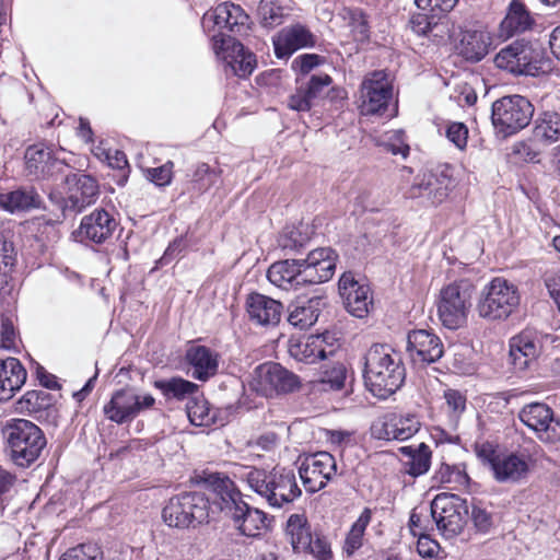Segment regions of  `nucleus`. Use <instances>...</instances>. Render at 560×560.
I'll return each instance as SVG.
<instances>
[{
  "mask_svg": "<svg viewBox=\"0 0 560 560\" xmlns=\"http://www.w3.org/2000/svg\"><path fill=\"white\" fill-rule=\"evenodd\" d=\"M210 476H224L220 472L203 471L198 476V482L207 491L183 492L172 497L162 510L163 522L172 528H196L202 524L215 521L221 514L220 495L209 483Z\"/></svg>",
  "mask_w": 560,
  "mask_h": 560,
  "instance_id": "nucleus-1",
  "label": "nucleus"
},
{
  "mask_svg": "<svg viewBox=\"0 0 560 560\" xmlns=\"http://www.w3.org/2000/svg\"><path fill=\"white\" fill-rule=\"evenodd\" d=\"M364 359V383L375 397L386 399L401 387L405 366L400 354L389 346L373 345Z\"/></svg>",
  "mask_w": 560,
  "mask_h": 560,
  "instance_id": "nucleus-2",
  "label": "nucleus"
},
{
  "mask_svg": "<svg viewBox=\"0 0 560 560\" xmlns=\"http://www.w3.org/2000/svg\"><path fill=\"white\" fill-rule=\"evenodd\" d=\"M209 483L213 487L219 501L221 513L230 517L240 533L247 537H258L267 528L266 514L250 508L242 499V493L228 476H210Z\"/></svg>",
  "mask_w": 560,
  "mask_h": 560,
  "instance_id": "nucleus-3",
  "label": "nucleus"
},
{
  "mask_svg": "<svg viewBox=\"0 0 560 560\" xmlns=\"http://www.w3.org/2000/svg\"><path fill=\"white\" fill-rule=\"evenodd\" d=\"M242 477L248 487L272 508H281L301 495V489L292 469L278 466L270 471L249 468Z\"/></svg>",
  "mask_w": 560,
  "mask_h": 560,
  "instance_id": "nucleus-4",
  "label": "nucleus"
},
{
  "mask_svg": "<svg viewBox=\"0 0 560 560\" xmlns=\"http://www.w3.org/2000/svg\"><path fill=\"white\" fill-rule=\"evenodd\" d=\"M10 459L19 467L34 464L46 446V438L35 423L25 419H12L2 429Z\"/></svg>",
  "mask_w": 560,
  "mask_h": 560,
  "instance_id": "nucleus-5",
  "label": "nucleus"
},
{
  "mask_svg": "<svg viewBox=\"0 0 560 560\" xmlns=\"http://www.w3.org/2000/svg\"><path fill=\"white\" fill-rule=\"evenodd\" d=\"M475 292L476 285L470 279L455 280L440 290L436 306L444 327L458 329L465 325Z\"/></svg>",
  "mask_w": 560,
  "mask_h": 560,
  "instance_id": "nucleus-6",
  "label": "nucleus"
},
{
  "mask_svg": "<svg viewBox=\"0 0 560 560\" xmlns=\"http://www.w3.org/2000/svg\"><path fill=\"white\" fill-rule=\"evenodd\" d=\"M497 66L520 75L539 77L551 71V60L528 45L525 37L502 48L495 57Z\"/></svg>",
  "mask_w": 560,
  "mask_h": 560,
  "instance_id": "nucleus-7",
  "label": "nucleus"
},
{
  "mask_svg": "<svg viewBox=\"0 0 560 560\" xmlns=\"http://www.w3.org/2000/svg\"><path fill=\"white\" fill-rule=\"evenodd\" d=\"M520 304L515 284L502 277L493 278L480 292L476 311L487 320L506 319Z\"/></svg>",
  "mask_w": 560,
  "mask_h": 560,
  "instance_id": "nucleus-8",
  "label": "nucleus"
},
{
  "mask_svg": "<svg viewBox=\"0 0 560 560\" xmlns=\"http://www.w3.org/2000/svg\"><path fill=\"white\" fill-rule=\"evenodd\" d=\"M249 389L257 395L272 398L298 390L299 376L276 362H266L256 366L248 382Z\"/></svg>",
  "mask_w": 560,
  "mask_h": 560,
  "instance_id": "nucleus-9",
  "label": "nucleus"
},
{
  "mask_svg": "<svg viewBox=\"0 0 560 560\" xmlns=\"http://www.w3.org/2000/svg\"><path fill=\"white\" fill-rule=\"evenodd\" d=\"M533 115L534 106L522 95L503 96L492 104V125L503 137L524 129L530 122Z\"/></svg>",
  "mask_w": 560,
  "mask_h": 560,
  "instance_id": "nucleus-10",
  "label": "nucleus"
},
{
  "mask_svg": "<svg viewBox=\"0 0 560 560\" xmlns=\"http://www.w3.org/2000/svg\"><path fill=\"white\" fill-rule=\"evenodd\" d=\"M201 25L205 32L212 35H248L254 22L241 5L225 1L208 10Z\"/></svg>",
  "mask_w": 560,
  "mask_h": 560,
  "instance_id": "nucleus-11",
  "label": "nucleus"
},
{
  "mask_svg": "<svg viewBox=\"0 0 560 560\" xmlns=\"http://www.w3.org/2000/svg\"><path fill=\"white\" fill-rule=\"evenodd\" d=\"M467 501L457 494L440 493L431 502V515L440 533L452 538L459 535L468 521Z\"/></svg>",
  "mask_w": 560,
  "mask_h": 560,
  "instance_id": "nucleus-12",
  "label": "nucleus"
},
{
  "mask_svg": "<svg viewBox=\"0 0 560 560\" xmlns=\"http://www.w3.org/2000/svg\"><path fill=\"white\" fill-rule=\"evenodd\" d=\"M518 419L536 438L546 444L560 443V419L555 417L553 410L545 402H530L522 407Z\"/></svg>",
  "mask_w": 560,
  "mask_h": 560,
  "instance_id": "nucleus-13",
  "label": "nucleus"
},
{
  "mask_svg": "<svg viewBox=\"0 0 560 560\" xmlns=\"http://www.w3.org/2000/svg\"><path fill=\"white\" fill-rule=\"evenodd\" d=\"M299 475L305 490L315 493L324 489L337 475L336 459L328 452L310 454L302 459Z\"/></svg>",
  "mask_w": 560,
  "mask_h": 560,
  "instance_id": "nucleus-14",
  "label": "nucleus"
},
{
  "mask_svg": "<svg viewBox=\"0 0 560 560\" xmlns=\"http://www.w3.org/2000/svg\"><path fill=\"white\" fill-rule=\"evenodd\" d=\"M155 399L152 395H138L132 388L115 392L104 406V413L110 421L125 423L135 419L142 410L153 407Z\"/></svg>",
  "mask_w": 560,
  "mask_h": 560,
  "instance_id": "nucleus-15",
  "label": "nucleus"
},
{
  "mask_svg": "<svg viewBox=\"0 0 560 560\" xmlns=\"http://www.w3.org/2000/svg\"><path fill=\"white\" fill-rule=\"evenodd\" d=\"M393 96V88L384 70L369 73L361 84V113L383 114Z\"/></svg>",
  "mask_w": 560,
  "mask_h": 560,
  "instance_id": "nucleus-16",
  "label": "nucleus"
},
{
  "mask_svg": "<svg viewBox=\"0 0 560 560\" xmlns=\"http://www.w3.org/2000/svg\"><path fill=\"white\" fill-rule=\"evenodd\" d=\"M337 349L338 345L329 332L291 337L288 342L289 354L296 361L307 364L332 357Z\"/></svg>",
  "mask_w": 560,
  "mask_h": 560,
  "instance_id": "nucleus-17",
  "label": "nucleus"
},
{
  "mask_svg": "<svg viewBox=\"0 0 560 560\" xmlns=\"http://www.w3.org/2000/svg\"><path fill=\"white\" fill-rule=\"evenodd\" d=\"M212 48L217 57L225 63L234 75L246 78L256 67V58L245 50L236 37H213Z\"/></svg>",
  "mask_w": 560,
  "mask_h": 560,
  "instance_id": "nucleus-18",
  "label": "nucleus"
},
{
  "mask_svg": "<svg viewBox=\"0 0 560 560\" xmlns=\"http://www.w3.org/2000/svg\"><path fill=\"white\" fill-rule=\"evenodd\" d=\"M420 428L419 419L411 413L387 415L372 424V435L378 440L405 441L413 436Z\"/></svg>",
  "mask_w": 560,
  "mask_h": 560,
  "instance_id": "nucleus-19",
  "label": "nucleus"
},
{
  "mask_svg": "<svg viewBox=\"0 0 560 560\" xmlns=\"http://www.w3.org/2000/svg\"><path fill=\"white\" fill-rule=\"evenodd\" d=\"M339 294L346 310L354 317L364 318L373 305L370 288L355 280L352 272H345L338 282Z\"/></svg>",
  "mask_w": 560,
  "mask_h": 560,
  "instance_id": "nucleus-20",
  "label": "nucleus"
},
{
  "mask_svg": "<svg viewBox=\"0 0 560 560\" xmlns=\"http://www.w3.org/2000/svg\"><path fill=\"white\" fill-rule=\"evenodd\" d=\"M337 254L330 247H320L300 259L302 276L307 284L323 283L331 279L336 270Z\"/></svg>",
  "mask_w": 560,
  "mask_h": 560,
  "instance_id": "nucleus-21",
  "label": "nucleus"
},
{
  "mask_svg": "<svg viewBox=\"0 0 560 560\" xmlns=\"http://www.w3.org/2000/svg\"><path fill=\"white\" fill-rule=\"evenodd\" d=\"M117 226L118 222L114 215L101 208L84 215L74 234L80 241H91L95 244H103L112 237Z\"/></svg>",
  "mask_w": 560,
  "mask_h": 560,
  "instance_id": "nucleus-22",
  "label": "nucleus"
},
{
  "mask_svg": "<svg viewBox=\"0 0 560 560\" xmlns=\"http://www.w3.org/2000/svg\"><path fill=\"white\" fill-rule=\"evenodd\" d=\"M407 351L413 363L430 364L442 358L444 348L436 335L425 329H418L408 334Z\"/></svg>",
  "mask_w": 560,
  "mask_h": 560,
  "instance_id": "nucleus-23",
  "label": "nucleus"
},
{
  "mask_svg": "<svg viewBox=\"0 0 560 560\" xmlns=\"http://www.w3.org/2000/svg\"><path fill=\"white\" fill-rule=\"evenodd\" d=\"M332 79L326 73L313 74L307 81L296 79V89L288 97L287 106L295 112H308Z\"/></svg>",
  "mask_w": 560,
  "mask_h": 560,
  "instance_id": "nucleus-24",
  "label": "nucleus"
},
{
  "mask_svg": "<svg viewBox=\"0 0 560 560\" xmlns=\"http://www.w3.org/2000/svg\"><path fill=\"white\" fill-rule=\"evenodd\" d=\"M27 175L49 177L57 173L63 174L69 166L52 156L51 150L43 143L30 145L24 154Z\"/></svg>",
  "mask_w": 560,
  "mask_h": 560,
  "instance_id": "nucleus-25",
  "label": "nucleus"
},
{
  "mask_svg": "<svg viewBox=\"0 0 560 560\" xmlns=\"http://www.w3.org/2000/svg\"><path fill=\"white\" fill-rule=\"evenodd\" d=\"M68 186V202L70 208L81 212L85 207L95 202L98 195V185L91 175L80 173L65 174Z\"/></svg>",
  "mask_w": 560,
  "mask_h": 560,
  "instance_id": "nucleus-26",
  "label": "nucleus"
},
{
  "mask_svg": "<svg viewBox=\"0 0 560 560\" xmlns=\"http://www.w3.org/2000/svg\"><path fill=\"white\" fill-rule=\"evenodd\" d=\"M450 187L451 179L446 175L428 173L418 176L406 194L409 198H425L438 205L447 197Z\"/></svg>",
  "mask_w": 560,
  "mask_h": 560,
  "instance_id": "nucleus-27",
  "label": "nucleus"
},
{
  "mask_svg": "<svg viewBox=\"0 0 560 560\" xmlns=\"http://www.w3.org/2000/svg\"><path fill=\"white\" fill-rule=\"evenodd\" d=\"M249 319L260 326H276L280 323L283 305L260 293H252L246 301Z\"/></svg>",
  "mask_w": 560,
  "mask_h": 560,
  "instance_id": "nucleus-28",
  "label": "nucleus"
},
{
  "mask_svg": "<svg viewBox=\"0 0 560 560\" xmlns=\"http://www.w3.org/2000/svg\"><path fill=\"white\" fill-rule=\"evenodd\" d=\"M268 280L283 290L298 289L307 284L302 276L300 259H285L272 264L267 271Z\"/></svg>",
  "mask_w": 560,
  "mask_h": 560,
  "instance_id": "nucleus-29",
  "label": "nucleus"
},
{
  "mask_svg": "<svg viewBox=\"0 0 560 560\" xmlns=\"http://www.w3.org/2000/svg\"><path fill=\"white\" fill-rule=\"evenodd\" d=\"M26 370L15 358L0 361V401L11 399L26 381Z\"/></svg>",
  "mask_w": 560,
  "mask_h": 560,
  "instance_id": "nucleus-30",
  "label": "nucleus"
},
{
  "mask_svg": "<svg viewBox=\"0 0 560 560\" xmlns=\"http://www.w3.org/2000/svg\"><path fill=\"white\" fill-rule=\"evenodd\" d=\"M186 360L192 368V377L207 381L214 376L219 368V355L205 346H192L186 352Z\"/></svg>",
  "mask_w": 560,
  "mask_h": 560,
  "instance_id": "nucleus-31",
  "label": "nucleus"
},
{
  "mask_svg": "<svg viewBox=\"0 0 560 560\" xmlns=\"http://www.w3.org/2000/svg\"><path fill=\"white\" fill-rule=\"evenodd\" d=\"M539 354V343L530 331H523L510 341V360L515 370H525Z\"/></svg>",
  "mask_w": 560,
  "mask_h": 560,
  "instance_id": "nucleus-32",
  "label": "nucleus"
},
{
  "mask_svg": "<svg viewBox=\"0 0 560 560\" xmlns=\"http://www.w3.org/2000/svg\"><path fill=\"white\" fill-rule=\"evenodd\" d=\"M458 0H433L431 14L428 12L415 13L410 16L409 27L415 35H427L439 26L442 15L450 12Z\"/></svg>",
  "mask_w": 560,
  "mask_h": 560,
  "instance_id": "nucleus-33",
  "label": "nucleus"
},
{
  "mask_svg": "<svg viewBox=\"0 0 560 560\" xmlns=\"http://www.w3.org/2000/svg\"><path fill=\"white\" fill-rule=\"evenodd\" d=\"M349 372L342 362H327L320 365L313 388L319 392H337L346 387Z\"/></svg>",
  "mask_w": 560,
  "mask_h": 560,
  "instance_id": "nucleus-34",
  "label": "nucleus"
},
{
  "mask_svg": "<svg viewBox=\"0 0 560 560\" xmlns=\"http://www.w3.org/2000/svg\"><path fill=\"white\" fill-rule=\"evenodd\" d=\"M533 18L525 5L516 0L511 1L505 18L500 23L499 35H516L532 31Z\"/></svg>",
  "mask_w": 560,
  "mask_h": 560,
  "instance_id": "nucleus-35",
  "label": "nucleus"
},
{
  "mask_svg": "<svg viewBox=\"0 0 560 560\" xmlns=\"http://www.w3.org/2000/svg\"><path fill=\"white\" fill-rule=\"evenodd\" d=\"M498 481H518L526 477L528 472V463L523 455L501 454L494 468L492 469Z\"/></svg>",
  "mask_w": 560,
  "mask_h": 560,
  "instance_id": "nucleus-36",
  "label": "nucleus"
},
{
  "mask_svg": "<svg viewBox=\"0 0 560 560\" xmlns=\"http://www.w3.org/2000/svg\"><path fill=\"white\" fill-rule=\"evenodd\" d=\"M322 299L316 296L306 301L296 302L289 307L288 322L299 329H307L318 318Z\"/></svg>",
  "mask_w": 560,
  "mask_h": 560,
  "instance_id": "nucleus-37",
  "label": "nucleus"
},
{
  "mask_svg": "<svg viewBox=\"0 0 560 560\" xmlns=\"http://www.w3.org/2000/svg\"><path fill=\"white\" fill-rule=\"evenodd\" d=\"M40 202V197L34 188H19L0 192V207L10 212L39 208Z\"/></svg>",
  "mask_w": 560,
  "mask_h": 560,
  "instance_id": "nucleus-38",
  "label": "nucleus"
},
{
  "mask_svg": "<svg viewBox=\"0 0 560 560\" xmlns=\"http://www.w3.org/2000/svg\"><path fill=\"white\" fill-rule=\"evenodd\" d=\"M285 533L295 552H304L310 548L313 535L304 516L292 514L287 522Z\"/></svg>",
  "mask_w": 560,
  "mask_h": 560,
  "instance_id": "nucleus-39",
  "label": "nucleus"
},
{
  "mask_svg": "<svg viewBox=\"0 0 560 560\" xmlns=\"http://www.w3.org/2000/svg\"><path fill=\"white\" fill-rule=\"evenodd\" d=\"M400 452L409 458L408 462H406V466H408L406 471L409 475L418 477L429 470L431 451L427 444L420 443L418 445L402 446L400 447Z\"/></svg>",
  "mask_w": 560,
  "mask_h": 560,
  "instance_id": "nucleus-40",
  "label": "nucleus"
},
{
  "mask_svg": "<svg viewBox=\"0 0 560 560\" xmlns=\"http://www.w3.org/2000/svg\"><path fill=\"white\" fill-rule=\"evenodd\" d=\"M491 37H460L454 44L456 52L468 61H480L491 46Z\"/></svg>",
  "mask_w": 560,
  "mask_h": 560,
  "instance_id": "nucleus-41",
  "label": "nucleus"
},
{
  "mask_svg": "<svg viewBox=\"0 0 560 560\" xmlns=\"http://www.w3.org/2000/svg\"><path fill=\"white\" fill-rule=\"evenodd\" d=\"M187 417L196 427H210L217 421V411L203 397H192L186 406Z\"/></svg>",
  "mask_w": 560,
  "mask_h": 560,
  "instance_id": "nucleus-42",
  "label": "nucleus"
},
{
  "mask_svg": "<svg viewBox=\"0 0 560 560\" xmlns=\"http://www.w3.org/2000/svg\"><path fill=\"white\" fill-rule=\"evenodd\" d=\"M154 387L160 389L166 399L175 398L178 400L185 399L198 389V386L195 383L182 377L155 381Z\"/></svg>",
  "mask_w": 560,
  "mask_h": 560,
  "instance_id": "nucleus-43",
  "label": "nucleus"
},
{
  "mask_svg": "<svg viewBox=\"0 0 560 560\" xmlns=\"http://www.w3.org/2000/svg\"><path fill=\"white\" fill-rule=\"evenodd\" d=\"M338 16L352 35H368L371 30V16L361 8H343Z\"/></svg>",
  "mask_w": 560,
  "mask_h": 560,
  "instance_id": "nucleus-44",
  "label": "nucleus"
},
{
  "mask_svg": "<svg viewBox=\"0 0 560 560\" xmlns=\"http://www.w3.org/2000/svg\"><path fill=\"white\" fill-rule=\"evenodd\" d=\"M536 139L548 143L560 139V115L556 112H544L534 128Z\"/></svg>",
  "mask_w": 560,
  "mask_h": 560,
  "instance_id": "nucleus-45",
  "label": "nucleus"
},
{
  "mask_svg": "<svg viewBox=\"0 0 560 560\" xmlns=\"http://www.w3.org/2000/svg\"><path fill=\"white\" fill-rule=\"evenodd\" d=\"M257 15L261 26L269 31L284 22V8L278 0H260Z\"/></svg>",
  "mask_w": 560,
  "mask_h": 560,
  "instance_id": "nucleus-46",
  "label": "nucleus"
},
{
  "mask_svg": "<svg viewBox=\"0 0 560 560\" xmlns=\"http://www.w3.org/2000/svg\"><path fill=\"white\" fill-rule=\"evenodd\" d=\"M372 518V511L365 508L354 524L351 526L345 542V550L352 555L362 546L364 532Z\"/></svg>",
  "mask_w": 560,
  "mask_h": 560,
  "instance_id": "nucleus-47",
  "label": "nucleus"
},
{
  "mask_svg": "<svg viewBox=\"0 0 560 560\" xmlns=\"http://www.w3.org/2000/svg\"><path fill=\"white\" fill-rule=\"evenodd\" d=\"M51 397L44 390H28L16 402V410L21 413H37L48 408Z\"/></svg>",
  "mask_w": 560,
  "mask_h": 560,
  "instance_id": "nucleus-48",
  "label": "nucleus"
},
{
  "mask_svg": "<svg viewBox=\"0 0 560 560\" xmlns=\"http://www.w3.org/2000/svg\"><path fill=\"white\" fill-rule=\"evenodd\" d=\"M59 560H103V551L97 544L84 542L67 549Z\"/></svg>",
  "mask_w": 560,
  "mask_h": 560,
  "instance_id": "nucleus-49",
  "label": "nucleus"
},
{
  "mask_svg": "<svg viewBox=\"0 0 560 560\" xmlns=\"http://www.w3.org/2000/svg\"><path fill=\"white\" fill-rule=\"evenodd\" d=\"M310 37H273L275 52L278 58H288L300 47L308 43Z\"/></svg>",
  "mask_w": 560,
  "mask_h": 560,
  "instance_id": "nucleus-50",
  "label": "nucleus"
},
{
  "mask_svg": "<svg viewBox=\"0 0 560 560\" xmlns=\"http://www.w3.org/2000/svg\"><path fill=\"white\" fill-rule=\"evenodd\" d=\"M308 236L302 228L287 229L279 237V245L283 249L299 250L307 243Z\"/></svg>",
  "mask_w": 560,
  "mask_h": 560,
  "instance_id": "nucleus-51",
  "label": "nucleus"
},
{
  "mask_svg": "<svg viewBox=\"0 0 560 560\" xmlns=\"http://www.w3.org/2000/svg\"><path fill=\"white\" fill-rule=\"evenodd\" d=\"M445 402L452 418H458L466 409V396L457 389L444 392Z\"/></svg>",
  "mask_w": 560,
  "mask_h": 560,
  "instance_id": "nucleus-52",
  "label": "nucleus"
},
{
  "mask_svg": "<svg viewBox=\"0 0 560 560\" xmlns=\"http://www.w3.org/2000/svg\"><path fill=\"white\" fill-rule=\"evenodd\" d=\"M446 138L456 148L464 150L467 145L468 128L463 122H452L446 129Z\"/></svg>",
  "mask_w": 560,
  "mask_h": 560,
  "instance_id": "nucleus-53",
  "label": "nucleus"
},
{
  "mask_svg": "<svg viewBox=\"0 0 560 560\" xmlns=\"http://www.w3.org/2000/svg\"><path fill=\"white\" fill-rule=\"evenodd\" d=\"M173 163L167 162L162 166L147 170V177L158 186H165L172 179Z\"/></svg>",
  "mask_w": 560,
  "mask_h": 560,
  "instance_id": "nucleus-54",
  "label": "nucleus"
},
{
  "mask_svg": "<svg viewBox=\"0 0 560 560\" xmlns=\"http://www.w3.org/2000/svg\"><path fill=\"white\" fill-rule=\"evenodd\" d=\"M305 552L312 553L318 560H329L331 558L330 545L325 537L319 535L313 536L310 548Z\"/></svg>",
  "mask_w": 560,
  "mask_h": 560,
  "instance_id": "nucleus-55",
  "label": "nucleus"
},
{
  "mask_svg": "<svg viewBox=\"0 0 560 560\" xmlns=\"http://www.w3.org/2000/svg\"><path fill=\"white\" fill-rule=\"evenodd\" d=\"M471 520L475 527L480 532H488L492 526V515L483 508L474 505L471 510Z\"/></svg>",
  "mask_w": 560,
  "mask_h": 560,
  "instance_id": "nucleus-56",
  "label": "nucleus"
},
{
  "mask_svg": "<svg viewBox=\"0 0 560 560\" xmlns=\"http://www.w3.org/2000/svg\"><path fill=\"white\" fill-rule=\"evenodd\" d=\"M417 551L423 558H433L440 551V545L428 535H420Z\"/></svg>",
  "mask_w": 560,
  "mask_h": 560,
  "instance_id": "nucleus-57",
  "label": "nucleus"
},
{
  "mask_svg": "<svg viewBox=\"0 0 560 560\" xmlns=\"http://www.w3.org/2000/svg\"><path fill=\"white\" fill-rule=\"evenodd\" d=\"M320 63L318 55L305 54L295 58L292 62V67H299V71L302 75L308 74L315 67Z\"/></svg>",
  "mask_w": 560,
  "mask_h": 560,
  "instance_id": "nucleus-58",
  "label": "nucleus"
},
{
  "mask_svg": "<svg viewBox=\"0 0 560 560\" xmlns=\"http://www.w3.org/2000/svg\"><path fill=\"white\" fill-rule=\"evenodd\" d=\"M476 454L485 464H488L491 469L494 468V464L497 463V459H499L501 455L497 453V451L490 443H482L480 445H477Z\"/></svg>",
  "mask_w": 560,
  "mask_h": 560,
  "instance_id": "nucleus-59",
  "label": "nucleus"
},
{
  "mask_svg": "<svg viewBox=\"0 0 560 560\" xmlns=\"http://www.w3.org/2000/svg\"><path fill=\"white\" fill-rule=\"evenodd\" d=\"M0 264L12 266L14 264L13 244L0 232Z\"/></svg>",
  "mask_w": 560,
  "mask_h": 560,
  "instance_id": "nucleus-60",
  "label": "nucleus"
},
{
  "mask_svg": "<svg viewBox=\"0 0 560 560\" xmlns=\"http://www.w3.org/2000/svg\"><path fill=\"white\" fill-rule=\"evenodd\" d=\"M106 159L108 161V165L113 168L122 170L128 165L126 154L119 150H115L113 153L108 151Z\"/></svg>",
  "mask_w": 560,
  "mask_h": 560,
  "instance_id": "nucleus-61",
  "label": "nucleus"
},
{
  "mask_svg": "<svg viewBox=\"0 0 560 560\" xmlns=\"http://www.w3.org/2000/svg\"><path fill=\"white\" fill-rule=\"evenodd\" d=\"M14 328L11 323L2 322L1 324V347L11 348L14 342Z\"/></svg>",
  "mask_w": 560,
  "mask_h": 560,
  "instance_id": "nucleus-62",
  "label": "nucleus"
},
{
  "mask_svg": "<svg viewBox=\"0 0 560 560\" xmlns=\"http://www.w3.org/2000/svg\"><path fill=\"white\" fill-rule=\"evenodd\" d=\"M37 377L44 387L48 389L59 388V384L56 380V376L47 373L42 366L37 369Z\"/></svg>",
  "mask_w": 560,
  "mask_h": 560,
  "instance_id": "nucleus-63",
  "label": "nucleus"
},
{
  "mask_svg": "<svg viewBox=\"0 0 560 560\" xmlns=\"http://www.w3.org/2000/svg\"><path fill=\"white\" fill-rule=\"evenodd\" d=\"M15 476L0 467V495L7 493L15 483Z\"/></svg>",
  "mask_w": 560,
  "mask_h": 560,
  "instance_id": "nucleus-64",
  "label": "nucleus"
}]
</instances>
